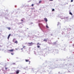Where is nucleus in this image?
I'll return each mask as SVG.
<instances>
[{
    "instance_id": "obj_1",
    "label": "nucleus",
    "mask_w": 74,
    "mask_h": 74,
    "mask_svg": "<svg viewBox=\"0 0 74 74\" xmlns=\"http://www.w3.org/2000/svg\"><path fill=\"white\" fill-rule=\"evenodd\" d=\"M33 45V42H32L31 43H28V45L29 46H32Z\"/></svg>"
},
{
    "instance_id": "obj_2",
    "label": "nucleus",
    "mask_w": 74,
    "mask_h": 74,
    "mask_svg": "<svg viewBox=\"0 0 74 74\" xmlns=\"http://www.w3.org/2000/svg\"><path fill=\"white\" fill-rule=\"evenodd\" d=\"M19 71H20L19 70H17L16 71V73L17 74H19Z\"/></svg>"
},
{
    "instance_id": "obj_3",
    "label": "nucleus",
    "mask_w": 74,
    "mask_h": 74,
    "mask_svg": "<svg viewBox=\"0 0 74 74\" xmlns=\"http://www.w3.org/2000/svg\"><path fill=\"white\" fill-rule=\"evenodd\" d=\"M14 49H12V50H9L8 51L9 52H14Z\"/></svg>"
},
{
    "instance_id": "obj_4",
    "label": "nucleus",
    "mask_w": 74,
    "mask_h": 74,
    "mask_svg": "<svg viewBox=\"0 0 74 74\" xmlns=\"http://www.w3.org/2000/svg\"><path fill=\"white\" fill-rule=\"evenodd\" d=\"M39 26H43V25L42 24L39 23Z\"/></svg>"
},
{
    "instance_id": "obj_5",
    "label": "nucleus",
    "mask_w": 74,
    "mask_h": 74,
    "mask_svg": "<svg viewBox=\"0 0 74 74\" xmlns=\"http://www.w3.org/2000/svg\"><path fill=\"white\" fill-rule=\"evenodd\" d=\"M44 19L46 22H47V21H48V20H47V18H44Z\"/></svg>"
},
{
    "instance_id": "obj_6",
    "label": "nucleus",
    "mask_w": 74,
    "mask_h": 74,
    "mask_svg": "<svg viewBox=\"0 0 74 74\" xmlns=\"http://www.w3.org/2000/svg\"><path fill=\"white\" fill-rule=\"evenodd\" d=\"M10 36H11V34H10L8 36V39H9V38H10Z\"/></svg>"
},
{
    "instance_id": "obj_7",
    "label": "nucleus",
    "mask_w": 74,
    "mask_h": 74,
    "mask_svg": "<svg viewBox=\"0 0 74 74\" xmlns=\"http://www.w3.org/2000/svg\"><path fill=\"white\" fill-rule=\"evenodd\" d=\"M44 41H47V40L46 39H45L44 40Z\"/></svg>"
},
{
    "instance_id": "obj_8",
    "label": "nucleus",
    "mask_w": 74,
    "mask_h": 74,
    "mask_svg": "<svg viewBox=\"0 0 74 74\" xmlns=\"http://www.w3.org/2000/svg\"><path fill=\"white\" fill-rule=\"evenodd\" d=\"M25 60L27 62H29V60Z\"/></svg>"
},
{
    "instance_id": "obj_9",
    "label": "nucleus",
    "mask_w": 74,
    "mask_h": 74,
    "mask_svg": "<svg viewBox=\"0 0 74 74\" xmlns=\"http://www.w3.org/2000/svg\"><path fill=\"white\" fill-rule=\"evenodd\" d=\"M69 14L70 15H73V14H72V13L71 12H69Z\"/></svg>"
},
{
    "instance_id": "obj_10",
    "label": "nucleus",
    "mask_w": 74,
    "mask_h": 74,
    "mask_svg": "<svg viewBox=\"0 0 74 74\" xmlns=\"http://www.w3.org/2000/svg\"><path fill=\"white\" fill-rule=\"evenodd\" d=\"M14 43H16L17 44L18 43V41H16L15 42H14Z\"/></svg>"
},
{
    "instance_id": "obj_11",
    "label": "nucleus",
    "mask_w": 74,
    "mask_h": 74,
    "mask_svg": "<svg viewBox=\"0 0 74 74\" xmlns=\"http://www.w3.org/2000/svg\"><path fill=\"white\" fill-rule=\"evenodd\" d=\"M37 45H41V44H40L39 43H38L37 44Z\"/></svg>"
},
{
    "instance_id": "obj_12",
    "label": "nucleus",
    "mask_w": 74,
    "mask_h": 74,
    "mask_svg": "<svg viewBox=\"0 0 74 74\" xmlns=\"http://www.w3.org/2000/svg\"><path fill=\"white\" fill-rule=\"evenodd\" d=\"M7 29H8V30H10V29H11V28L10 27H8Z\"/></svg>"
},
{
    "instance_id": "obj_13",
    "label": "nucleus",
    "mask_w": 74,
    "mask_h": 74,
    "mask_svg": "<svg viewBox=\"0 0 74 74\" xmlns=\"http://www.w3.org/2000/svg\"><path fill=\"white\" fill-rule=\"evenodd\" d=\"M46 27L47 28H49V27H48V26L47 25H46Z\"/></svg>"
},
{
    "instance_id": "obj_14",
    "label": "nucleus",
    "mask_w": 74,
    "mask_h": 74,
    "mask_svg": "<svg viewBox=\"0 0 74 74\" xmlns=\"http://www.w3.org/2000/svg\"><path fill=\"white\" fill-rule=\"evenodd\" d=\"M41 1H39V3H41Z\"/></svg>"
},
{
    "instance_id": "obj_15",
    "label": "nucleus",
    "mask_w": 74,
    "mask_h": 74,
    "mask_svg": "<svg viewBox=\"0 0 74 74\" xmlns=\"http://www.w3.org/2000/svg\"><path fill=\"white\" fill-rule=\"evenodd\" d=\"M8 69V68H7V67H5V70H7V69Z\"/></svg>"
},
{
    "instance_id": "obj_16",
    "label": "nucleus",
    "mask_w": 74,
    "mask_h": 74,
    "mask_svg": "<svg viewBox=\"0 0 74 74\" xmlns=\"http://www.w3.org/2000/svg\"><path fill=\"white\" fill-rule=\"evenodd\" d=\"M31 6L32 7H33L34 6V4H32L31 5Z\"/></svg>"
},
{
    "instance_id": "obj_17",
    "label": "nucleus",
    "mask_w": 74,
    "mask_h": 74,
    "mask_svg": "<svg viewBox=\"0 0 74 74\" xmlns=\"http://www.w3.org/2000/svg\"><path fill=\"white\" fill-rule=\"evenodd\" d=\"M55 11V9H52V11Z\"/></svg>"
},
{
    "instance_id": "obj_18",
    "label": "nucleus",
    "mask_w": 74,
    "mask_h": 74,
    "mask_svg": "<svg viewBox=\"0 0 74 74\" xmlns=\"http://www.w3.org/2000/svg\"><path fill=\"white\" fill-rule=\"evenodd\" d=\"M11 54L12 55H14V53H11Z\"/></svg>"
},
{
    "instance_id": "obj_19",
    "label": "nucleus",
    "mask_w": 74,
    "mask_h": 74,
    "mask_svg": "<svg viewBox=\"0 0 74 74\" xmlns=\"http://www.w3.org/2000/svg\"><path fill=\"white\" fill-rule=\"evenodd\" d=\"M40 46H37V47H38V48H40Z\"/></svg>"
},
{
    "instance_id": "obj_20",
    "label": "nucleus",
    "mask_w": 74,
    "mask_h": 74,
    "mask_svg": "<svg viewBox=\"0 0 74 74\" xmlns=\"http://www.w3.org/2000/svg\"><path fill=\"white\" fill-rule=\"evenodd\" d=\"M25 46H24L23 47V48H25Z\"/></svg>"
},
{
    "instance_id": "obj_21",
    "label": "nucleus",
    "mask_w": 74,
    "mask_h": 74,
    "mask_svg": "<svg viewBox=\"0 0 74 74\" xmlns=\"http://www.w3.org/2000/svg\"><path fill=\"white\" fill-rule=\"evenodd\" d=\"M73 0H71V2H73Z\"/></svg>"
},
{
    "instance_id": "obj_22",
    "label": "nucleus",
    "mask_w": 74,
    "mask_h": 74,
    "mask_svg": "<svg viewBox=\"0 0 74 74\" xmlns=\"http://www.w3.org/2000/svg\"><path fill=\"white\" fill-rule=\"evenodd\" d=\"M53 0H49V1H53Z\"/></svg>"
},
{
    "instance_id": "obj_23",
    "label": "nucleus",
    "mask_w": 74,
    "mask_h": 74,
    "mask_svg": "<svg viewBox=\"0 0 74 74\" xmlns=\"http://www.w3.org/2000/svg\"><path fill=\"white\" fill-rule=\"evenodd\" d=\"M21 49V50H22V49H23V48Z\"/></svg>"
},
{
    "instance_id": "obj_24",
    "label": "nucleus",
    "mask_w": 74,
    "mask_h": 74,
    "mask_svg": "<svg viewBox=\"0 0 74 74\" xmlns=\"http://www.w3.org/2000/svg\"><path fill=\"white\" fill-rule=\"evenodd\" d=\"M21 21H23V20H21Z\"/></svg>"
}]
</instances>
